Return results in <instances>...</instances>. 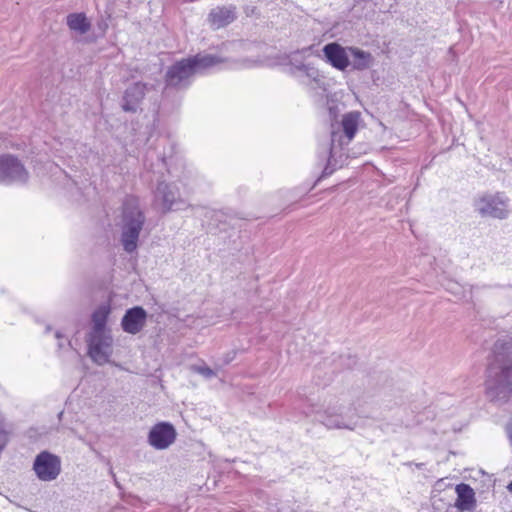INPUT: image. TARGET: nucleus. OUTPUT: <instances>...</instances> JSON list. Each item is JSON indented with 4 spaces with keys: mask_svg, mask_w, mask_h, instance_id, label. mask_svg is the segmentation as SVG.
Returning a JSON list of instances; mask_svg holds the SVG:
<instances>
[{
    "mask_svg": "<svg viewBox=\"0 0 512 512\" xmlns=\"http://www.w3.org/2000/svg\"><path fill=\"white\" fill-rule=\"evenodd\" d=\"M219 61L212 55L197 54L184 58L173 64L167 71L165 81L168 86H178L188 80L199 69H205Z\"/></svg>",
    "mask_w": 512,
    "mask_h": 512,
    "instance_id": "obj_6",
    "label": "nucleus"
},
{
    "mask_svg": "<svg viewBox=\"0 0 512 512\" xmlns=\"http://www.w3.org/2000/svg\"><path fill=\"white\" fill-rule=\"evenodd\" d=\"M361 121L359 112H350L343 117L342 128H358Z\"/></svg>",
    "mask_w": 512,
    "mask_h": 512,
    "instance_id": "obj_22",
    "label": "nucleus"
},
{
    "mask_svg": "<svg viewBox=\"0 0 512 512\" xmlns=\"http://www.w3.org/2000/svg\"><path fill=\"white\" fill-rule=\"evenodd\" d=\"M339 362L341 365H345L346 368L351 369L356 364L355 357H352L351 355L347 356H339Z\"/></svg>",
    "mask_w": 512,
    "mask_h": 512,
    "instance_id": "obj_24",
    "label": "nucleus"
},
{
    "mask_svg": "<svg viewBox=\"0 0 512 512\" xmlns=\"http://www.w3.org/2000/svg\"><path fill=\"white\" fill-rule=\"evenodd\" d=\"M474 207L482 217L502 220L508 218L510 213L509 199L500 192L480 196L475 201Z\"/></svg>",
    "mask_w": 512,
    "mask_h": 512,
    "instance_id": "obj_7",
    "label": "nucleus"
},
{
    "mask_svg": "<svg viewBox=\"0 0 512 512\" xmlns=\"http://www.w3.org/2000/svg\"><path fill=\"white\" fill-rule=\"evenodd\" d=\"M147 311L142 306L127 309L121 319V328L125 333L136 335L140 333L147 322Z\"/></svg>",
    "mask_w": 512,
    "mask_h": 512,
    "instance_id": "obj_13",
    "label": "nucleus"
},
{
    "mask_svg": "<svg viewBox=\"0 0 512 512\" xmlns=\"http://www.w3.org/2000/svg\"><path fill=\"white\" fill-rule=\"evenodd\" d=\"M55 338L57 339V348L59 353L70 352L74 355H78L76 349L72 347L71 340L68 339L60 330L55 332Z\"/></svg>",
    "mask_w": 512,
    "mask_h": 512,
    "instance_id": "obj_21",
    "label": "nucleus"
},
{
    "mask_svg": "<svg viewBox=\"0 0 512 512\" xmlns=\"http://www.w3.org/2000/svg\"><path fill=\"white\" fill-rule=\"evenodd\" d=\"M67 25L70 30L76 31L80 34L87 33L91 24L84 13H72L67 16Z\"/></svg>",
    "mask_w": 512,
    "mask_h": 512,
    "instance_id": "obj_19",
    "label": "nucleus"
},
{
    "mask_svg": "<svg viewBox=\"0 0 512 512\" xmlns=\"http://www.w3.org/2000/svg\"><path fill=\"white\" fill-rule=\"evenodd\" d=\"M309 404L305 406L303 413L306 416L315 414L317 421L321 422L328 429H348L354 430L358 425L360 415L352 406L344 407L338 405H328L323 411L318 406L308 400Z\"/></svg>",
    "mask_w": 512,
    "mask_h": 512,
    "instance_id": "obj_4",
    "label": "nucleus"
},
{
    "mask_svg": "<svg viewBox=\"0 0 512 512\" xmlns=\"http://www.w3.org/2000/svg\"><path fill=\"white\" fill-rule=\"evenodd\" d=\"M492 352L493 361L485 381L486 396L492 402L505 403L512 396V337L499 338Z\"/></svg>",
    "mask_w": 512,
    "mask_h": 512,
    "instance_id": "obj_1",
    "label": "nucleus"
},
{
    "mask_svg": "<svg viewBox=\"0 0 512 512\" xmlns=\"http://www.w3.org/2000/svg\"><path fill=\"white\" fill-rule=\"evenodd\" d=\"M29 180V172L23 163L10 154L0 155V184L24 185Z\"/></svg>",
    "mask_w": 512,
    "mask_h": 512,
    "instance_id": "obj_8",
    "label": "nucleus"
},
{
    "mask_svg": "<svg viewBox=\"0 0 512 512\" xmlns=\"http://www.w3.org/2000/svg\"><path fill=\"white\" fill-rule=\"evenodd\" d=\"M196 371L206 378H211L215 376V372L207 366H198L196 367Z\"/></svg>",
    "mask_w": 512,
    "mask_h": 512,
    "instance_id": "obj_25",
    "label": "nucleus"
},
{
    "mask_svg": "<svg viewBox=\"0 0 512 512\" xmlns=\"http://www.w3.org/2000/svg\"><path fill=\"white\" fill-rule=\"evenodd\" d=\"M235 20V8L217 7L209 13L208 21L213 29L223 28Z\"/></svg>",
    "mask_w": 512,
    "mask_h": 512,
    "instance_id": "obj_16",
    "label": "nucleus"
},
{
    "mask_svg": "<svg viewBox=\"0 0 512 512\" xmlns=\"http://www.w3.org/2000/svg\"><path fill=\"white\" fill-rule=\"evenodd\" d=\"M347 51L348 48L346 49L336 42L328 43L323 47L327 62L340 71L346 70L350 64Z\"/></svg>",
    "mask_w": 512,
    "mask_h": 512,
    "instance_id": "obj_14",
    "label": "nucleus"
},
{
    "mask_svg": "<svg viewBox=\"0 0 512 512\" xmlns=\"http://www.w3.org/2000/svg\"><path fill=\"white\" fill-rule=\"evenodd\" d=\"M455 493L457 498L454 505L458 506L459 509L465 508L467 510L474 511L476 507L475 492L470 485L460 483L455 487Z\"/></svg>",
    "mask_w": 512,
    "mask_h": 512,
    "instance_id": "obj_17",
    "label": "nucleus"
},
{
    "mask_svg": "<svg viewBox=\"0 0 512 512\" xmlns=\"http://www.w3.org/2000/svg\"><path fill=\"white\" fill-rule=\"evenodd\" d=\"M158 168H166L168 174L180 182L186 192H190L197 180V171L188 166L183 156L179 153L175 144L170 145V154L165 153L157 158Z\"/></svg>",
    "mask_w": 512,
    "mask_h": 512,
    "instance_id": "obj_5",
    "label": "nucleus"
},
{
    "mask_svg": "<svg viewBox=\"0 0 512 512\" xmlns=\"http://www.w3.org/2000/svg\"><path fill=\"white\" fill-rule=\"evenodd\" d=\"M111 308L109 304H102L99 307H97L92 315V328L91 331H101V330H108L107 329V321L108 317L110 315Z\"/></svg>",
    "mask_w": 512,
    "mask_h": 512,
    "instance_id": "obj_18",
    "label": "nucleus"
},
{
    "mask_svg": "<svg viewBox=\"0 0 512 512\" xmlns=\"http://www.w3.org/2000/svg\"><path fill=\"white\" fill-rule=\"evenodd\" d=\"M155 199L160 201L164 212L184 210L188 204L179 190L172 184L160 181L155 191Z\"/></svg>",
    "mask_w": 512,
    "mask_h": 512,
    "instance_id": "obj_11",
    "label": "nucleus"
},
{
    "mask_svg": "<svg viewBox=\"0 0 512 512\" xmlns=\"http://www.w3.org/2000/svg\"><path fill=\"white\" fill-rule=\"evenodd\" d=\"M450 512H474V511L467 510L465 508L459 509L458 506L452 504L451 507H450Z\"/></svg>",
    "mask_w": 512,
    "mask_h": 512,
    "instance_id": "obj_27",
    "label": "nucleus"
},
{
    "mask_svg": "<svg viewBox=\"0 0 512 512\" xmlns=\"http://www.w3.org/2000/svg\"><path fill=\"white\" fill-rule=\"evenodd\" d=\"M146 85L140 82L129 86L123 95L122 109L126 112H137L145 97Z\"/></svg>",
    "mask_w": 512,
    "mask_h": 512,
    "instance_id": "obj_15",
    "label": "nucleus"
},
{
    "mask_svg": "<svg viewBox=\"0 0 512 512\" xmlns=\"http://www.w3.org/2000/svg\"><path fill=\"white\" fill-rule=\"evenodd\" d=\"M33 471L40 481H54L61 473V459L47 450L41 451L34 459Z\"/></svg>",
    "mask_w": 512,
    "mask_h": 512,
    "instance_id": "obj_10",
    "label": "nucleus"
},
{
    "mask_svg": "<svg viewBox=\"0 0 512 512\" xmlns=\"http://www.w3.org/2000/svg\"><path fill=\"white\" fill-rule=\"evenodd\" d=\"M358 130H330L329 139L320 143L317 150V164L322 167L320 178H325L341 168L350 156L348 145Z\"/></svg>",
    "mask_w": 512,
    "mask_h": 512,
    "instance_id": "obj_2",
    "label": "nucleus"
},
{
    "mask_svg": "<svg viewBox=\"0 0 512 512\" xmlns=\"http://www.w3.org/2000/svg\"><path fill=\"white\" fill-rule=\"evenodd\" d=\"M349 53L353 56V68L356 70H364L368 68L372 62V55L356 47H348Z\"/></svg>",
    "mask_w": 512,
    "mask_h": 512,
    "instance_id": "obj_20",
    "label": "nucleus"
},
{
    "mask_svg": "<svg viewBox=\"0 0 512 512\" xmlns=\"http://www.w3.org/2000/svg\"><path fill=\"white\" fill-rule=\"evenodd\" d=\"M160 141H161V144H163V145L169 142V140L167 138H162Z\"/></svg>",
    "mask_w": 512,
    "mask_h": 512,
    "instance_id": "obj_28",
    "label": "nucleus"
},
{
    "mask_svg": "<svg viewBox=\"0 0 512 512\" xmlns=\"http://www.w3.org/2000/svg\"><path fill=\"white\" fill-rule=\"evenodd\" d=\"M145 221L146 217L139 206L138 198L126 196L122 204L121 244L127 253L136 251Z\"/></svg>",
    "mask_w": 512,
    "mask_h": 512,
    "instance_id": "obj_3",
    "label": "nucleus"
},
{
    "mask_svg": "<svg viewBox=\"0 0 512 512\" xmlns=\"http://www.w3.org/2000/svg\"><path fill=\"white\" fill-rule=\"evenodd\" d=\"M451 505L452 503L444 498H438L436 495L432 497V512H450Z\"/></svg>",
    "mask_w": 512,
    "mask_h": 512,
    "instance_id": "obj_23",
    "label": "nucleus"
},
{
    "mask_svg": "<svg viewBox=\"0 0 512 512\" xmlns=\"http://www.w3.org/2000/svg\"><path fill=\"white\" fill-rule=\"evenodd\" d=\"M153 155H150L149 153L147 154L146 156V159L144 161V165L146 168L150 169L151 171H154V164H149L148 161H149V158H152Z\"/></svg>",
    "mask_w": 512,
    "mask_h": 512,
    "instance_id": "obj_26",
    "label": "nucleus"
},
{
    "mask_svg": "<svg viewBox=\"0 0 512 512\" xmlns=\"http://www.w3.org/2000/svg\"><path fill=\"white\" fill-rule=\"evenodd\" d=\"M113 338L110 330L90 331L87 337L88 354L91 359L103 364L112 354Z\"/></svg>",
    "mask_w": 512,
    "mask_h": 512,
    "instance_id": "obj_9",
    "label": "nucleus"
},
{
    "mask_svg": "<svg viewBox=\"0 0 512 512\" xmlns=\"http://www.w3.org/2000/svg\"><path fill=\"white\" fill-rule=\"evenodd\" d=\"M51 331V326L50 325H47L46 328H45V333H48Z\"/></svg>",
    "mask_w": 512,
    "mask_h": 512,
    "instance_id": "obj_29",
    "label": "nucleus"
},
{
    "mask_svg": "<svg viewBox=\"0 0 512 512\" xmlns=\"http://www.w3.org/2000/svg\"><path fill=\"white\" fill-rule=\"evenodd\" d=\"M177 437L175 427L170 422H159L153 425L148 433V443L157 450L167 449Z\"/></svg>",
    "mask_w": 512,
    "mask_h": 512,
    "instance_id": "obj_12",
    "label": "nucleus"
}]
</instances>
